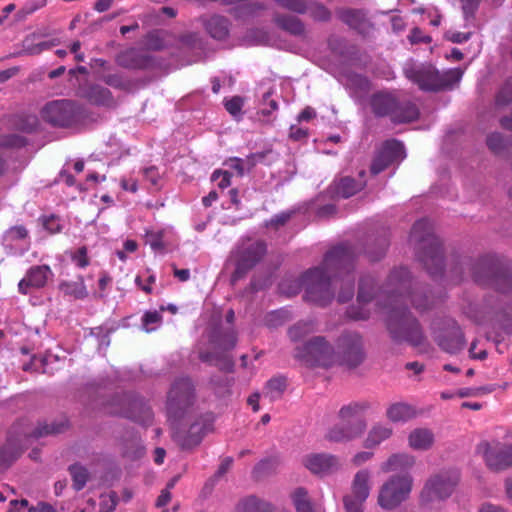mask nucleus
I'll return each instance as SVG.
<instances>
[{
  "label": "nucleus",
  "instance_id": "nucleus-13",
  "mask_svg": "<svg viewBox=\"0 0 512 512\" xmlns=\"http://www.w3.org/2000/svg\"><path fill=\"white\" fill-rule=\"evenodd\" d=\"M80 115V106L67 99L48 102L41 110L42 119L56 127H70L79 120Z\"/></svg>",
  "mask_w": 512,
  "mask_h": 512
},
{
  "label": "nucleus",
  "instance_id": "nucleus-47",
  "mask_svg": "<svg viewBox=\"0 0 512 512\" xmlns=\"http://www.w3.org/2000/svg\"><path fill=\"white\" fill-rule=\"evenodd\" d=\"M65 429V423H51V424H39L38 427H36L33 432L30 434L35 439L51 435V434H58L63 432Z\"/></svg>",
  "mask_w": 512,
  "mask_h": 512
},
{
  "label": "nucleus",
  "instance_id": "nucleus-59",
  "mask_svg": "<svg viewBox=\"0 0 512 512\" xmlns=\"http://www.w3.org/2000/svg\"><path fill=\"white\" fill-rule=\"evenodd\" d=\"M388 246H389L388 240L386 238H380L377 240L376 251H373L370 248H368L364 252L367 254V256L369 257V259L371 261H376L384 256Z\"/></svg>",
  "mask_w": 512,
  "mask_h": 512
},
{
  "label": "nucleus",
  "instance_id": "nucleus-10",
  "mask_svg": "<svg viewBox=\"0 0 512 512\" xmlns=\"http://www.w3.org/2000/svg\"><path fill=\"white\" fill-rule=\"evenodd\" d=\"M197 401L195 385L189 377L176 379L167 394L166 411L171 426L179 424Z\"/></svg>",
  "mask_w": 512,
  "mask_h": 512
},
{
  "label": "nucleus",
  "instance_id": "nucleus-27",
  "mask_svg": "<svg viewBox=\"0 0 512 512\" xmlns=\"http://www.w3.org/2000/svg\"><path fill=\"white\" fill-rule=\"evenodd\" d=\"M273 21L277 27L292 36L302 37L305 35V25L296 16L278 13L274 15Z\"/></svg>",
  "mask_w": 512,
  "mask_h": 512
},
{
  "label": "nucleus",
  "instance_id": "nucleus-12",
  "mask_svg": "<svg viewBox=\"0 0 512 512\" xmlns=\"http://www.w3.org/2000/svg\"><path fill=\"white\" fill-rule=\"evenodd\" d=\"M413 478L409 474L392 475L380 487L378 505L386 511L397 509L412 491Z\"/></svg>",
  "mask_w": 512,
  "mask_h": 512
},
{
  "label": "nucleus",
  "instance_id": "nucleus-50",
  "mask_svg": "<svg viewBox=\"0 0 512 512\" xmlns=\"http://www.w3.org/2000/svg\"><path fill=\"white\" fill-rule=\"evenodd\" d=\"M281 7L298 14H305L308 10L307 0H274Z\"/></svg>",
  "mask_w": 512,
  "mask_h": 512
},
{
  "label": "nucleus",
  "instance_id": "nucleus-41",
  "mask_svg": "<svg viewBox=\"0 0 512 512\" xmlns=\"http://www.w3.org/2000/svg\"><path fill=\"white\" fill-rule=\"evenodd\" d=\"M239 512H272L271 504L262 501L254 496L242 500L238 504Z\"/></svg>",
  "mask_w": 512,
  "mask_h": 512
},
{
  "label": "nucleus",
  "instance_id": "nucleus-57",
  "mask_svg": "<svg viewBox=\"0 0 512 512\" xmlns=\"http://www.w3.org/2000/svg\"><path fill=\"white\" fill-rule=\"evenodd\" d=\"M293 214V211H284L276 214L266 222V227H272L273 229L278 230L280 227L286 225V223L292 218Z\"/></svg>",
  "mask_w": 512,
  "mask_h": 512
},
{
  "label": "nucleus",
  "instance_id": "nucleus-61",
  "mask_svg": "<svg viewBox=\"0 0 512 512\" xmlns=\"http://www.w3.org/2000/svg\"><path fill=\"white\" fill-rule=\"evenodd\" d=\"M272 95V91H268L263 95V102L264 104L267 103L269 106L268 108H263L258 112V115L263 117V120L265 118H268L273 112H275L278 109V103L274 99H270Z\"/></svg>",
  "mask_w": 512,
  "mask_h": 512
},
{
  "label": "nucleus",
  "instance_id": "nucleus-20",
  "mask_svg": "<svg viewBox=\"0 0 512 512\" xmlns=\"http://www.w3.org/2000/svg\"><path fill=\"white\" fill-rule=\"evenodd\" d=\"M477 451L483 454L486 465L492 471H502L512 466V445L492 448L489 443L478 445Z\"/></svg>",
  "mask_w": 512,
  "mask_h": 512
},
{
  "label": "nucleus",
  "instance_id": "nucleus-35",
  "mask_svg": "<svg viewBox=\"0 0 512 512\" xmlns=\"http://www.w3.org/2000/svg\"><path fill=\"white\" fill-rule=\"evenodd\" d=\"M333 290H304L302 298L309 305L324 308L334 299Z\"/></svg>",
  "mask_w": 512,
  "mask_h": 512
},
{
  "label": "nucleus",
  "instance_id": "nucleus-4",
  "mask_svg": "<svg viewBox=\"0 0 512 512\" xmlns=\"http://www.w3.org/2000/svg\"><path fill=\"white\" fill-rule=\"evenodd\" d=\"M410 242L413 244L417 259L431 277L442 276L444 271V254L442 243L433 232L432 223L421 219L414 223Z\"/></svg>",
  "mask_w": 512,
  "mask_h": 512
},
{
  "label": "nucleus",
  "instance_id": "nucleus-60",
  "mask_svg": "<svg viewBox=\"0 0 512 512\" xmlns=\"http://www.w3.org/2000/svg\"><path fill=\"white\" fill-rule=\"evenodd\" d=\"M272 153V149L252 153L246 158V166L248 170L254 168L258 163H265L266 158Z\"/></svg>",
  "mask_w": 512,
  "mask_h": 512
},
{
  "label": "nucleus",
  "instance_id": "nucleus-48",
  "mask_svg": "<svg viewBox=\"0 0 512 512\" xmlns=\"http://www.w3.org/2000/svg\"><path fill=\"white\" fill-rule=\"evenodd\" d=\"M306 13H309L310 17L315 21L326 22L331 18L329 9L323 4L314 1H308V10Z\"/></svg>",
  "mask_w": 512,
  "mask_h": 512
},
{
  "label": "nucleus",
  "instance_id": "nucleus-42",
  "mask_svg": "<svg viewBox=\"0 0 512 512\" xmlns=\"http://www.w3.org/2000/svg\"><path fill=\"white\" fill-rule=\"evenodd\" d=\"M58 43L59 41L57 39L34 43L33 36H28L23 41V49L29 55H38L45 50H49L57 46Z\"/></svg>",
  "mask_w": 512,
  "mask_h": 512
},
{
  "label": "nucleus",
  "instance_id": "nucleus-25",
  "mask_svg": "<svg viewBox=\"0 0 512 512\" xmlns=\"http://www.w3.org/2000/svg\"><path fill=\"white\" fill-rule=\"evenodd\" d=\"M53 278V272L47 265H37L31 267L26 276L19 282L18 287L22 288L26 285L27 288H44L49 284Z\"/></svg>",
  "mask_w": 512,
  "mask_h": 512
},
{
  "label": "nucleus",
  "instance_id": "nucleus-16",
  "mask_svg": "<svg viewBox=\"0 0 512 512\" xmlns=\"http://www.w3.org/2000/svg\"><path fill=\"white\" fill-rule=\"evenodd\" d=\"M337 361L356 367L364 360L362 338L358 333L345 332L337 341Z\"/></svg>",
  "mask_w": 512,
  "mask_h": 512
},
{
  "label": "nucleus",
  "instance_id": "nucleus-7",
  "mask_svg": "<svg viewBox=\"0 0 512 512\" xmlns=\"http://www.w3.org/2000/svg\"><path fill=\"white\" fill-rule=\"evenodd\" d=\"M369 107L377 118L388 117L394 124L409 123L419 118L420 112L411 101H401L394 93L378 91L369 97Z\"/></svg>",
  "mask_w": 512,
  "mask_h": 512
},
{
  "label": "nucleus",
  "instance_id": "nucleus-39",
  "mask_svg": "<svg viewBox=\"0 0 512 512\" xmlns=\"http://www.w3.org/2000/svg\"><path fill=\"white\" fill-rule=\"evenodd\" d=\"M316 331V324L313 320L299 321L288 330L291 341L297 342L305 336Z\"/></svg>",
  "mask_w": 512,
  "mask_h": 512
},
{
  "label": "nucleus",
  "instance_id": "nucleus-31",
  "mask_svg": "<svg viewBox=\"0 0 512 512\" xmlns=\"http://www.w3.org/2000/svg\"><path fill=\"white\" fill-rule=\"evenodd\" d=\"M408 443L414 450H428L434 443V434L427 428L414 429L408 436Z\"/></svg>",
  "mask_w": 512,
  "mask_h": 512
},
{
  "label": "nucleus",
  "instance_id": "nucleus-53",
  "mask_svg": "<svg viewBox=\"0 0 512 512\" xmlns=\"http://www.w3.org/2000/svg\"><path fill=\"white\" fill-rule=\"evenodd\" d=\"M118 495L115 491L101 495L100 512H113L118 504Z\"/></svg>",
  "mask_w": 512,
  "mask_h": 512
},
{
  "label": "nucleus",
  "instance_id": "nucleus-6",
  "mask_svg": "<svg viewBox=\"0 0 512 512\" xmlns=\"http://www.w3.org/2000/svg\"><path fill=\"white\" fill-rule=\"evenodd\" d=\"M471 277L477 285L495 288H512V262L508 259L487 254L470 264Z\"/></svg>",
  "mask_w": 512,
  "mask_h": 512
},
{
  "label": "nucleus",
  "instance_id": "nucleus-11",
  "mask_svg": "<svg viewBox=\"0 0 512 512\" xmlns=\"http://www.w3.org/2000/svg\"><path fill=\"white\" fill-rule=\"evenodd\" d=\"M294 358L308 367H330L337 362L334 347L323 336H314L295 348Z\"/></svg>",
  "mask_w": 512,
  "mask_h": 512
},
{
  "label": "nucleus",
  "instance_id": "nucleus-18",
  "mask_svg": "<svg viewBox=\"0 0 512 512\" xmlns=\"http://www.w3.org/2000/svg\"><path fill=\"white\" fill-rule=\"evenodd\" d=\"M437 345L449 354H456L463 350L466 344L465 336L455 320L445 322L444 328L434 335Z\"/></svg>",
  "mask_w": 512,
  "mask_h": 512
},
{
  "label": "nucleus",
  "instance_id": "nucleus-5",
  "mask_svg": "<svg viewBox=\"0 0 512 512\" xmlns=\"http://www.w3.org/2000/svg\"><path fill=\"white\" fill-rule=\"evenodd\" d=\"M371 408L368 401L351 402L338 411L340 422L332 426L325 439L334 443H344L355 440L363 435L367 428L364 413Z\"/></svg>",
  "mask_w": 512,
  "mask_h": 512
},
{
  "label": "nucleus",
  "instance_id": "nucleus-34",
  "mask_svg": "<svg viewBox=\"0 0 512 512\" xmlns=\"http://www.w3.org/2000/svg\"><path fill=\"white\" fill-rule=\"evenodd\" d=\"M415 463L413 456L406 453H398L391 455L387 461L381 465L383 472H391L396 470H405L411 468Z\"/></svg>",
  "mask_w": 512,
  "mask_h": 512
},
{
  "label": "nucleus",
  "instance_id": "nucleus-8",
  "mask_svg": "<svg viewBox=\"0 0 512 512\" xmlns=\"http://www.w3.org/2000/svg\"><path fill=\"white\" fill-rule=\"evenodd\" d=\"M507 291L493 290V293L482 301L475 300L469 293L465 292L461 303L463 313L476 323H481L485 314L490 310L501 312L510 318V323L505 325V330L512 334V302Z\"/></svg>",
  "mask_w": 512,
  "mask_h": 512
},
{
  "label": "nucleus",
  "instance_id": "nucleus-46",
  "mask_svg": "<svg viewBox=\"0 0 512 512\" xmlns=\"http://www.w3.org/2000/svg\"><path fill=\"white\" fill-rule=\"evenodd\" d=\"M101 80L106 85H108L114 89L127 91L131 88L130 80L126 79L120 73L105 74L101 77Z\"/></svg>",
  "mask_w": 512,
  "mask_h": 512
},
{
  "label": "nucleus",
  "instance_id": "nucleus-21",
  "mask_svg": "<svg viewBox=\"0 0 512 512\" xmlns=\"http://www.w3.org/2000/svg\"><path fill=\"white\" fill-rule=\"evenodd\" d=\"M77 95L87 100L92 105L104 107H112L115 105L112 92L99 84H82L77 90Z\"/></svg>",
  "mask_w": 512,
  "mask_h": 512
},
{
  "label": "nucleus",
  "instance_id": "nucleus-52",
  "mask_svg": "<svg viewBox=\"0 0 512 512\" xmlns=\"http://www.w3.org/2000/svg\"><path fill=\"white\" fill-rule=\"evenodd\" d=\"M288 319V314L284 310H275L265 317V324L269 328L282 326Z\"/></svg>",
  "mask_w": 512,
  "mask_h": 512
},
{
  "label": "nucleus",
  "instance_id": "nucleus-24",
  "mask_svg": "<svg viewBox=\"0 0 512 512\" xmlns=\"http://www.w3.org/2000/svg\"><path fill=\"white\" fill-rule=\"evenodd\" d=\"M267 245L264 241H255L248 245L239 247L235 253V257L240 262L254 268L265 256Z\"/></svg>",
  "mask_w": 512,
  "mask_h": 512
},
{
  "label": "nucleus",
  "instance_id": "nucleus-22",
  "mask_svg": "<svg viewBox=\"0 0 512 512\" xmlns=\"http://www.w3.org/2000/svg\"><path fill=\"white\" fill-rule=\"evenodd\" d=\"M337 17L356 30L361 35H366L373 28V24L367 17V12L363 9L341 8L336 11Z\"/></svg>",
  "mask_w": 512,
  "mask_h": 512
},
{
  "label": "nucleus",
  "instance_id": "nucleus-9",
  "mask_svg": "<svg viewBox=\"0 0 512 512\" xmlns=\"http://www.w3.org/2000/svg\"><path fill=\"white\" fill-rule=\"evenodd\" d=\"M404 73L420 90L438 92L451 89L459 83L464 72L461 68H453L440 73L432 65H421L408 67L404 70Z\"/></svg>",
  "mask_w": 512,
  "mask_h": 512
},
{
  "label": "nucleus",
  "instance_id": "nucleus-44",
  "mask_svg": "<svg viewBox=\"0 0 512 512\" xmlns=\"http://www.w3.org/2000/svg\"><path fill=\"white\" fill-rule=\"evenodd\" d=\"M68 470L72 477L73 488L76 491L82 490L85 487V485L89 479L88 470L84 466H82L81 464H78V463L70 465Z\"/></svg>",
  "mask_w": 512,
  "mask_h": 512
},
{
  "label": "nucleus",
  "instance_id": "nucleus-55",
  "mask_svg": "<svg viewBox=\"0 0 512 512\" xmlns=\"http://www.w3.org/2000/svg\"><path fill=\"white\" fill-rule=\"evenodd\" d=\"M161 314L158 311L146 312L142 318V326L146 332H151L156 329L157 324L161 321Z\"/></svg>",
  "mask_w": 512,
  "mask_h": 512
},
{
  "label": "nucleus",
  "instance_id": "nucleus-26",
  "mask_svg": "<svg viewBox=\"0 0 512 512\" xmlns=\"http://www.w3.org/2000/svg\"><path fill=\"white\" fill-rule=\"evenodd\" d=\"M373 290H359L356 304L348 307L346 314L353 320H367L370 317L369 303L373 300Z\"/></svg>",
  "mask_w": 512,
  "mask_h": 512
},
{
  "label": "nucleus",
  "instance_id": "nucleus-58",
  "mask_svg": "<svg viewBox=\"0 0 512 512\" xmlns=\"http://www.w3.org/2000/svg\"><path fill=\"white\" fill-rule=\"evenodd\" d=\"M251 269L252 268L249 267L247 264H244L236 259L235 270L232 273L231 278H230V285H232V286L237 285L241 279L246 277V275L248 274V272Z\"/></svg>",
  "mask_w": 512,
  "mask_h": 512
},
{
  "label": "nucleus",
  "instance_id": "nucleus-19",
  "mask_svg": "<svg viewBox=\"0 0 512 512\" xmlns=\"http://www.w3.org/2000/svg\"><path fill=\"white\" fill-rule=\"evenodd\" d=\"M403 157V144L395 139L386 140L374 157L370 171L373 175H377L387 169L394 161Z\"/></svg>",
  "mask_w": 512,
  "mask_h": 512
},
{
  "label": "nucleus",
  "instance_id": "nucleus-49",
  "mask_svg": "<svg viewBox=\"0 0 512 512\" xmlns=\"http://www.w3.org/2000/svg\"><path fill=\"white\" fill-rule=\"evenodd\" d=\"M19 455L20 451L14 447L11 441H8L0 449V466L8 467Z\"/></svg>",
  "mask_w": 512,
  "mask_h": 512
},
{
  "label": "nucleus",
  "instance_id": "nucleus-56",
  "mask_svg": "<svg viewBox=\"0 0 512 512\" xmlns=\"http://www.w3.org/2000/svg\"><path fill=\"white\" fill-rule=\"evenodd\" d=\"M498 105H508L512 103V78L508 79L496 97Z\"/></svg>",
  "mask_w": 512,
  "mask_h": 512
},
{
  "label": "nucleus",
  "instance_id": "nucleus-32",
  "mask_svg": "<svg viewBox=\"0 0 512 512\" xmlns=\"http://www.w3.org/2000/svg\"><path fill=\"white\" fill-rule=\"evenodd\" d=\"M392 434L393 429L389 425L377 423L369 430L364 441V447L368 449L374 448L389 439Z\"/></svg>",
  "mask_w": 512,
  "mask_h": 512
},
{
  "label": "nucleus",
  "instance_id": "nucleus-33",
  "mask_svg": "<svg viewBox=\"0 0 512 512\" xmlns=\"http://www.w3.org/2000/svg\"><path fill=\"white\" fill-rule=\"evenodd\" d=\"M386 416L392 422H406L416 416V410L406 403H394L387 409Z\"/></svg>",
  "mask_w": 512,
  "mask_h": 512
},
{
  "label": "nucleus",
  "instance_id": "nucleus-51",
  "mask_svg": "<svg viewBox=\"0 0 512 512\" xmlns=\"http://www.w3.org/2000/svg\"><path fill=\"white\" fill-rule=\"evenodd\" d=\"M163 237V231H148L145 236V241L153 251L162 252L165 249Z\"/></svg>",
  "mask_w": 512,
  "mask_h": 512
},
{
  "label": "nucleus",
  "instance_id": "nucleus-54",
  "mask_svg": "<svg viewBox=\"0 0 512 512\" xmlns=\"http://www.w3.org/2000/svg\"><path fill=\"white\" fill-rule=\"evenodd\" d=\"M366 500L352 494L344 496L343 502L346 512H363V505Z\"/></svg>",
  "mask_w": 512,
  "mask_h": 512
},
{
  "label": "nucleus",
  "instance_id": "nucleus-30",
  "mask_svg": "<svg viewBox=\"0 0 512 512\" xmlns=\"http://www.w3.org/2000/svg\"><path fill=\"white\" fill-rule=\"evenodd\" d=\"M371 472L361 469L355 475L351 483V494L361 499H367L371 490Z\"/></svg>",
  "mask_w": 512,
  "mask_h": 512
},
{
  "label": "nucleus",
  "instance_id": "nucleus-3",
  "mask_svg": "<svg viewBox=\"0 0 512 512\" xmlns=\"http://www.w3.org/2000/svg\"><path fill=\"white\" fill-rule=\"evenodd\" d=\"M390 293L386 317V328L393 342L397 344L408 343L411 346H420L425 341V336L419 321L402 303L400 296Z\"/></svg>",
  "mask_w": 512,
  "mask_h": 512
},
{
  "label": "nucleus",
  "instance_id": "nucleus-62",
  "mask_svg": "<svg viewBox=\"0 0 512 512\" xmlns=\"http://www.w3.org/2000/svg\"><path fill=\"white\" fill-rule=\"evenodd\" d=\"M231 173L226 170H215L212 173L211 180L218 181L217 186L220 189H225L231 185Z\"/></svg>",
  "mask_w": 512,
  "mask_h": 512
},
{
  "label": "nucleus",
  "instance_id": "nucleus-40",
  "mask_svg": "<svg viewBox=\"0 0 512 512\" xmlns=\"http://www.w3.org/2000/svg\"><path fill=\"white\" fill-rule=\"evenodd\" d=\"M291 498L297 512H315L313 504L308 496V491L305 488H296L293 491Z\"/></svg>",
  "mask_w": 512,
  "mask_h": 512
},
{
  "label": "nucleus",
  "instance_id": "nucleus-15",
  "mask_svg": "<svg viewBox=\"0 0 512 512\" xmlns=\"http://www.w3.org/2000/svg\"><path fill=\"white\" fill-rule=\"evenodd\" d=\"M212 417L210 414L202 415L190 424L187 431L172 426V437L182 449H192L199 445L204 435L211 429Z\"/></svg>",
  "mask_w": 512,
  "mask_h": 512
},
{
  "label": "nucleus",
  "instance_id": "nucleus-63",
  "mask_svg": "<svg viewBox=\"0 0 512 512\" xmlns=\"http://www.w3.org/2000/svg\"><path fill=\"white\" fill-rule=\"evenodd\" d=\"M486 142L489 149L496 154L500 153L504 148V139L500 133L488 135Z\"/></svg>",
  "mask_w": 512,
  "mask_h": 512
},
{
  "label": "nucleus",
  "instance_id": "nucleus-17",
  "mask_svg": "<svg viewBox=\"0 0 512 512\" xmlns=\"http://www.w3.org/2000/svg\"><path fill=\"white\" fill-rule=\"evenodd\" d=\"M302 465L313 475L325 477L342 468L341 459L330 453H309L303 456Z\"/></svg>",
  "mask_w": 512,
  "mask_h": 512
},
{
  "label": "nucleus",
  "instance_id": "nucleus-29",
  "mask_svg": "<svg viewBox=\"0 0 512 512\" xmlns=\"http://www.w3.org/2000/svg\"><path fill=\"white\" fill-rule=\"evenodd\" d=\"M125 417L142 425H148L152 421L153 413L145 402L135 399L131 401L129 409L125 412Z\"/></svg>",
  "mask_w": 512,
  "mask_h": 512
},
{
  "label": "nucleus",
  "instance_id": "nucleus-28",
  "mask_svg": "<svg viewBox=\"0 0 512 512\" xmlns=\"http://www.w3.org/2000/svg\"><path fill=\"white\" fill-rule=\"evenodd\" d=\"M207 33L216 40H225L229 35L230 22L220 15H213L203 21Z\"/></svg>",
  "mask_w": 512,
  "mask_h": 512
},
{
  "label": "nucleus",
  "instance_id": "nucleus-23",
  "mask_svg": "<svg viewBox=\"0 0 512 512\" xmlns=\"http://www.w3.org/2000/svg\"><path fill=\"white\" fill-rule=\"evenodd\" d=\"M115 62L124 69L143 70L152 66L153 59L136 48H129L119 52L115 57Z\"/></svg>",
  "mask_w": 512,
  "mask_h": 512
},
{
  "label": "nucleus",
  "instance_id": "nucleus-38",
  "mask_svg": "<svg viewBox=\"0 0 512 512\" xmlns=\"http://www.w3.org/2000/svg\"><path fill=\"white\" fill-rule=\"evenodd\" d=\"M363 187V182H357L351 177H343L336 185V194L342 198H349L361 191Z\"/></svg>",
  "mask_w": 512,
  "mask_h": 512
},
{
  "label": "nucleus",
  "instance_id": "nucleus-45",
  "mask_svg": "<svg viewBox=\"0 0 512 512\" xmlns=\"http://www.w3.org/2000/svg\"><path fill=\"white\" fill-rule=\"evenodd\" d=\"M286 389V379L284 377H274L267 381L265 385V394L275 400L281 397Z\"/></svg>",
  "mask_w": 512,
  "mask_h": 512
},
{
  "label": "nucleus",
  "instance_id": "nucleus-1",
  "mask_svg": "<svg viewBox=\"0 0 512 512\" xmlns=\"http://www.w3.org/2000/svg\"><path fill=\"white\" fill-rule=\"evenodd\" d=\"M355 256L356 250L348 244L332 248L319 267L309 269L300 277L298 288H329L338 284L340 288H353Z\"/></svg>",
  "mask_w": 512,
  "mask_h": 512
},
{
  "label": "nucleus",
  "instance_id": "nucleus-2",
  "mask_svg": "<svg viewBox=\"0 0 512 512\" xmlns=\"http://www.w3.org/2000/svg\"><path fill=\"white\" fill-rule=\"evenodd\" d=\"M234 319V310L229 309L226 314V322L230 326L224 327L221 323H216L206 330L203 337L207 338L212 351H208L202 341L196 345L198 358L203 363L216 366L221 371H233L234 361L228 352L233 350L237 344V332L232 326Z\"/></svg>",
  "mask_w": 512,
  "mask_h": 512
},
{
  "label": "nucleus",
  "instance_id": "nucleus-36",
  "mask_svg": "<svg viewBox=\"0 0 512 512\" xmlns=\"http://www.w3.org/2000/svg\"><path fill=\"white\" fill-rule=\"evenodd\" d=\"M409 297L411 299L412 305L421 311L429 310L435 307L438 304L432 297L433 290H409Z\"/></svg>",
  "mask_w": 512,
  "mask_h": 512
},
{
  "label": "nucleus",
  "instance_id": "nucleus-64",
  "mask_svg": "<svg viewBox=\"0 0 512 512\" xmlns=\"http://www.w3.org/2000/svg\"><path fill=\"white\" fill-rule=\"evenodd\" d=\"M244 101L240 96H234L229 100H226L224 103L225 109L232 115L237 116L240 114Z\"/></svg>",
  "mask_w": 512,
  "mask_h": 512
},
{
  "label": "nucleus",
  "instance_id": "nucleus-37",
  "mask_svg": "<svg viewBox=\"0 0 512 512\" xmlns=\"http://www.w3.org/2000/svg\"><path fill=\"white\" fill-rule=\"evenodd\" d=\"M411 284V273L405 267L393 269L387 278V286L389 288H409Z\"/></svg>",
  "mask_w": 512,
  "mask_h": 512
},
{
  "label": "nucleus",
  "instance_id": "nucleus-43",
  "mask_svg": "<svg viewBox=\"0 0 512 512\" xmlns=\"http://www.w3.org/2000/svg\"><path fill=\"white\" fill-rule=\"evenodd\" d=\"M281 461L278 456L262 459L253 469L255 477L260 478L276 472Z\"/></svg>",
  "mask_w": 512,
  "mask_h": 512
},
{
  "label": "nucleus",
  "instance_id": "nucleus-14",
  "mask_svg": "<svg viewBox=\"0 0 512 512\" xmlns=\"http://www.w3.org/2000/svg\"><path fill=\"white\" fill-rule=\"evenodd\" d=\"M458 474L452 471H441L431 476L421 491V502L430 505L434 501H441L449 498L457 483Z\"/></svg>",
  "mask_w": 512,
  "mask_h": 512
}]
</instances>
